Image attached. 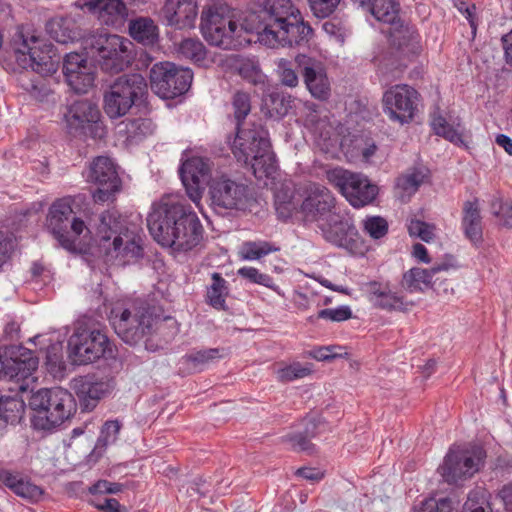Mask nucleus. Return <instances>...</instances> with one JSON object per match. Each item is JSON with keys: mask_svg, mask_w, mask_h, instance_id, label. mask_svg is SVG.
Wrapping results in <instances>:
<instances>
[{"mask_svg": "<svg viewBox=\"0 0 512 512\" xmlns=\"http://www.w3.org/2000/svg\"><path fill=\"white\" fill-rule=\"evenodd\" d=\"M485 453L480 447L453 448L438 468L443 480L448 484H458L470 479L483 465Z\"/></svg>", "mask_w": 512, "mask_h": 512, "instance_id": "obj_13", "label": "nucleus"}, {"mask_svg": "<svg viewBox=\"0 0 512 512\" xmlns=\"http://www.w3.org/2000/svg\"><path fill=\"white\" fill-rule=\"evenodd\" d=\"M147 226L158 244L179 253L192 250L202 238L199 219L179 195H166L155 202Z\"/></svg>", "mask_w": 512, "mask_h": 512, "instance_id": "obj_2", "label": "nucleus"}, {"mask_svg": "<svg viewBox=\"0 0 512 512\" xmlns=\"http://www.w3.org/2000/svg\"><path fill=\"white\" fill-rule=\"evenodd\" d=\"M315 225L320 230L325 240L338 247L346 248L352 253H357L353 250L355 240H353V243H350L349 239V235L353 230V225L351 224L350 219L343 214L337 206L320 218ZM358 253L363 254L362 251H359Z\"/></svg>", "mask_w": 512, "mask_h": 512, "instance_id": "obj_17", "label": "nucleus"}, {"mask_svg": "<svg viewBox=\"0 0 512 512\" xmlns=\"http://www.w3.org/2000/svg\"><path fill=\"white\" fill-rule=\"evenodd\" d=\"M408 231L411 236H417L426 242H429L435 236V227L420 220H411Z\"/></svg>", "mask_w": 512, "mask_h": 512, "instance_id": "obj_53", "label": "nucleus"}, {"mask_svg": "<svg viewBox=\"0 0 512 512\" xmlns=\"http://www.w3.org/2000/svg\"><path fill=\"white\" fill-rule=\"evenodd\" d=\"M168 24L178 29L193 28L198 15L193 0H167L163 8Z\"/></svg>", "mask_w": 512, "mask_h": 512, "instance_id": "obj_24", "label": "nucleus"}, {"mask_svg": "<svg viewBox=\"0 0 512 512\" xmlns=\"http://www.w3.org/2000/svg\"><path fill=\"white\" fill-rule=\"evenodd\" d=\"M179 56L190 59L194 62H201L206 57V49L203 43L194 38H187L178 45Z\"/></svg>", "mask_w": 512, "mask_h": 512, "instance_id": "obj_41", "label": "nucleus"}, {"mask_svg": "<svg viewBox=\"0 0 512 512\" xmlns=\"http://www.w3.org/2000/svg\"><path fill=\"white\" fill-rule=\"evenodd\" d=\"M73 389L86 408H93L95 403L113 389L109 379L84 376L74 380Z\"/></svg>", "mask_w": 512, "mask_h": 512, "instance_id": "obj_25", "label": "nucleus"}, {"mask_svg": "<svg viewBox=\"0 0 512 512\" xmlns=\"http://www.w3.org/2000/svg\"><path fill=\"white\" fill-rule=\"evenodd\" d=\"M147 84L140 74H127L117 78L103 98V109L111 119L125 116L136 100L143 97Z\"/></svg>", "mask_w": 512, "mask_h": 512, "instance_id": "obj_8", "label": "nucleus"}, {"mask_svg": "<svg viewBox=\"0 0 512 512\" xmlns=\"http://www.w3.org/2000/svg\"><path fill=\"white\" fill-rule=\"evenodd\" d=\"M279 251L278 246L267 241H248L240 245L238 254L239 256H265Z\"/></svg>", "mask_w": 512, "mask_h": 512, "instance_id": "obj_42", "label": "nucleus"}, {"mask_svg": "<svg viewBox=\"0 0 512 512\" xmlns=\"http://www.w3.org/2000/svg\"><path fill=\"white\" fill-rule=\"evenodd\" d=\"M13 51L17 64L23 69L30 68L44 76L52 75L58 69L59 57L53 46L35 36L27 38L22 33L16 34Z\"/></svg>", "mask_w": 512, "mask_h": 512, "instance_id": "obj_7", "label": "nucleus"}, {"mask_svg": "<svg viewBox=\"0 0 512 512\" xmlns=\"http://www.w3.org/2000/svg\"><path fill=\"white\" fill-rule=\"evenodd\" d=\"M277 67V72L283 85L288 87H296L298 85V76L288 60L280 59Z\"/></svg>", "mask_w": 512, "mask_h": 512, "instance_id": "obj_54", "label": "nucleus"}, {"mask_svg": "<svg viewBox=\"0 0 512 512\" xmlns=\"http://www.w3.org/2000/svg\"><path fill=\"white\" fill-rule=\"evenodd\" d=\"M317 424L312 419L305 420V429L303 432L288 434L284 437V441L294 450L298 452L311 453L314 445L310 439L316 435Z\"/></svg>", "mask_w": 512, "mask_h": 512, "instance_id": "obj_33", "label": "nucleus"}, {"mask_svg": "<svg viewBox=\"0 0 512 512\" xmlns=\"http://www.w3.org/2000/svg\"><path fill=\"white\" fill-rule=\"evenodd\" d=\"M47 31L55 41L68 44L82 39L83 30L72 17H56L47 24Z\"/></svg>", "mask_w": 512, "mask_h": 512, "instance_id": "obj_28", "label": "nucleus"}, {"mask_svg": "<svg viewBox=\"0 0 512 512\" xmlns=\"http://www.w3.org/2000/svg\"><path fill=\"white\" fill-rule=\"evenodd\" d=\"M89 177L98 185L112 184L113 187H121L116 166L109 157L95 158L90 166Z\"/></svg>", "mask_w": 512, "mask_h": 512, "instance_id": "obj_30", "label": "nucleus"}, {"mask_svg": "<svg viewBox=\"0 0 512 512\" xmlns=\"http://www.w3.org/2000/svg\"><path fill=\"white\" fill-rule=\"evenodd\" d=\"M232 106L234 109V116L238 122V125H240V121L243 120L251 110L249 95L242 91L236 92L233 96Z\"/></svg>", "mask_w": 512, "mask_h": 512, "instance_id": "obj_50", "label": "nucleus"}, {"mask_svg": "<svg viewBox=\"0 0 512 512\" xmlns=\"http://www.w3.org/2000/svg\"><path fill=\"white\" fill-rule=\"evenodd\" d=\"M232 151L238 161L251 163L255 177L262 179L276 171L275 158L270 150L268 132L261 125L249 128L237 127Z\"/></svg>", "mask_w": 512, "mask_h": 512, "instance_id": "obj_5", "label": "nucleus"}, {"mask_svg": "<svg viewBox=\"0 0 512 512\" xmlns=\"http://www.w3.org/2000/svg\"><path fill=\"white\" fill-rule=\"evenodd\" d=\"M326 178L355 208L372 203L378 194V187L365 175L342 167L327 170Z\"/></svg>", "mask_w": 512, "mask_h": 512, "instance_id": "obj_9", "label": "nucleus"}, {"mask_svg": "<svg viewBox=\"0 0 512 512\" xmlns=\"http://www.w3.org/2000/svg\"><path fill=\"white\" fill-rule=\"evenodd\" d=\"M462 512H490L485 492L480 490L470 492Z\"/></svg>", "mask_w": 512, "mask_h": 512, "instance_id": "obj_46", "label": "nucleus"}, {"mask_svg": "<svg viewBox=\"0 0 512 512\" xmlns=\"http://www.w3.org/2000/svg\"><path fill=\"white\" fill-rule=\"evenodd\" d=\"M363 231L373 239L384 237L388 232V222L381 216H367L362 220Z\"/></svg>", "mask_w": 512, "mask_h": 512, "instance_id": "obj_44", "label": "nucleus"}, {"mask_svg": "<svg viewBox=\"0 0 512 512\" xmlns=\"http://www.w3.org/2000/svg\"><path fill=\"white\" fill-rule=\"evenodd\" d=\"M85 6L106 25H113L127 16V9L122 0H89Z\"/></svg>", "mask_w": 512, "mask_h": 512, "instance_id": "obj_27", "label": "nucleus"}, {"mask_svg": "<svg viewBox=\"0 0 512 512\" xmlns=\"http://www.w3.org/2000/svg\"><path fill=\"white\" fill-rule=\"evenodd\" d=\"M335 206L336 199L328 188L310 184L301 205V212L306 222L315 224Z\"/></svg>", "mask_w": 512, "mask_h": 512, "instance_id": "obj_21", "label": "nucleus"}, {"mask_svg": "<svg viewBox=\"0 0 512 512\" xmlns=\"http://www.w3.org/2000/svg\"><path fill=\"white\" fill-rule=\"evenodd\" d=\"M121 187H113L112 184L99 185V188L92 194L95 203L112 201Z\"/></svg>", "mask_w": 512, "mask_h": 512, "instance_id": "obj_59", "label": "nucleus"}, {"mask_svg": "<svg viewBox=\"0 0 512 512\" xmlns=\"http://www.w3.org/2000/svg\"><path fill=\"white\" fill-rule=\"evenodd\" d=\"M67 82L76 93H86L94 84V74L90 68L82 70L76 75L72 74Z\"/></svg>", "mask_w": 512, "mask_h": 512, "instance_id": "obj_45", "label": "nucleus"}, {"mask_svg": "<svg viewBox=\"0 0 512 512\" xmlns=\"http://www.w3.org/2000/svg\"><path fill=\"white\" fill-rule=\"evenodd\" d=\"M417 91L405 84L395 85L383 95L384 110L391 120L401 124L411 121L417 108Z\"/></svg>", "mask_w": 512, "mask_h": 512, "instance_id": "obj_15", "label": "nucleus"}, {"mask_svg": "<svg viewBox=\"0 0 512 512\" xmlns=\"http://www.w3.org/2000/svg\"><path fill=\"white\" fill-rule=\"evenodd\" d=\"M352 317V311L348 306H340L334 309H323L319 311L318 318L333 322H342Z\"/></svg>", "mask_w": 512, "mask_h": 512, "instance_id": "obj_55", "label": "nucleus"}, {"mask_svg": "<svg viewBox=\"0 0 512 512\" xmlns=\"http://www.w3.org/2000/svg\"><path fill=\"white\" fill-rule=\"evenodd\" d=\"M295 61L311 95L319 100L328 99L331 91L330 82L322 62L304 54L296 56Z\"/></svg>", "mask_w": 512, "mask_h": 512, "instance_id": "obj_20", "label": "nucleus"}, {"mask_svg": "<svg viewBox=\"0 0 512 512\" xmlns=\"http://www.w3.org/2000/svg\"><path fill=\"white\" fill-rule=\"evenodd\" d=\"M16 246L17 242L13 235L0 232V256L14 252Z\"/></svg>", "mask_w": 512, "mask_h": 512, "instance_id": "obj_62", "label": "nucleus"}, {"mask_svg": "<svg viewBox=\"0 0 512 512\" xmlns=\"http://www.w3.org/2000/svg\"><path fill=\"white\" fill-rule=\"evenodd\" d=\"M95 243L100 253L116 256H141L144 240L136 227L129 226L116 212L100 215Z\"/></svg>", "mask_w": 512, "mask_h": 512, "instance_id": "obj_3", "label": "nucleus"}, {"mask_svg": "<svg viewBox=\"0 0 512 512\" xmlns=\"http://www.w3.org/2000/svg\"><path fill=\"white\" fill-rule=\"evenodd\" d=\"M343 349L339 345L322 346L310 351L309 355L317 361H329L347 355L346 352H341Z\"/></svg>", "mask_w": 512, "mask_h": 512, "instance_id": "obj_52", "label": "nucleus"}, {"mask_svg": "<svg viewBox=\"0 0 512 512\" xmlns=\"http://www.w3.org/2000/svg\"><path fill=\"white\" fill-rule=\"evenodd\" d=\"M392 37L394 41H398V45L400 48H403L404 46H408V43L406 40L411 42L412 50L415 51L416 48H418V34L414 31L410 32L408 29L405 31H398L395 33H392Z\"/></svg>", "mask_w": 512, "mask_h": 512, "instance_id": "obj_60", "label": "nucleus"}, {"mask_svg": "<svg viewBox=\"0 0 512 512\" xmlns=\"http://www.w3.org/2000/svg\"><path fill=\"white\" fill-rule=\"evenodd\" d=\"M111 322L117 335L127 344L135 345L150 335L154 330L164 334L169 329V337H174L178 332L177 322L172 317L153 316L150 308L136 307L112 311Z\"/></svg>", "mask_w": 512, "mask_h": 512, "instance_id": "obj_4", "label": "nucleus"}, {"mask_svg": "<svg viewBox=\"0 0 512 512\" xmlns=\"http://www.w3.org/2000/svg\"><path fill=\"white\" fill-rule=\"evenodd\" d=\"M368 9L378 21L393 24L398 18L399 4L396 0H374Z\"/></svg>", "mask_w": 512, "mask_h": 512, "instance_id": "obj_38", "label": "nucleus"}, {"mask_svg": "<svg viewBox=\"0 0 512 512\" xmlns=\"http://www.w3.org/2000/svg\"><path fill=\"white\" fill-rule=\"evenodd\" d=\"M313 372V365L310 363L292 362L279 367L276 371V378L279 382L288 383L308 377Z\"/></svg>", "mask_w": 512, "mask_h": 512, "instance_id": "obj_37", "label": "nucleus"}, {"mask_svg": "<svg viewBox=\"0 0 512 512\" xmlns=\"http://www.w3.org/2000/svg\"><path fill=\"white\" fill-rule=\"evenodd\" d=\"M227 295V282L219 273H213L212 284L207 290L208 303L216 309L223 310L225 309V299Z\"/></svg>", "mask_w": 512, "mask_h": 512, "instance_id": "obj_39", "label": "nucleus"}, {"mask_svg": "<svg viewBox=\"0 0 512 512\" xmlns=\"http://www.w3.org/2000/svg\"><path fill=\"white\" fill-rule=\"evenodd\" d=\"M192 79L190 69L179 68L171 62L156 63L150 70L151 89L163 99H173L188 91Z\"/></svg>", "mask_w": 512, "mask_h": 512, "instance_id": "obj_14", "label": "nucleus"}, {"mask_svg": "<svg viewBox=\"0 0 512 512\" xmlns=\"http://www.w3.org/2000/svg\"><path fill=\"white\" fill-rule=\"evenodd\" d=\"M111 354V343L100 330H90L79 325L68 340V357L76 365L93 363Z\"/></svg>", "mask_w": 512, "mask_h": 512, "instance_id": "obj_11", "label": "nucleus"}, {"mask_svg": "<svg viewBox=\"0 0 512 512\" xmlns=\"http://www.w3.org/2000/svg\"><path fill=\"white\" fill-rule=\"evenodd\" d=\"M431 126L437 135L442 136L451 143L458 146L465 145L463 128L460 123H457L456 126H451L444 117L434 114L431 120Z\"/></svg>", "mask_w": 512, "mask_h": 512, "instance_id": "obj_36", "label": "nucleus"}, {"mask_svg": "<svg viewBox=\"0 0 512 512\" xmlns=\"http://www.w3.org/2000/svg\"><path fill=\"white\" fill-rule=\"evenodd\" d=\"M82 45L87 53L102 60V68L119 72L129 63L130 57L128 48L131 42L118 35L91 34L82 35Z\"/></svg>", "mask_w": 512, "mask_h": 512, "instance_id": "obj_10", "label": "nucleus"}, {"mask_svg": "<svg viewBox=\"0 0 512 512\" xmlns=\"http://www.w3.org/2000/svg\"><path fill=\"white\" fill-rule=\"evenodd\" d=\"M100 117L101 113L98 106L88 100L76 101L65 114V120L70 129L94 128L95 135L102 137L104 129L100 124Z\"/></svg>", "mask_w": 512, "mask_h": 512, "instance_id": "obj_22", "label": "nucleus"}, {"mask_svg": "<svg viewBox=\"0 0 512 512\" xmlns=\"http://www.w3.org/2000/svg\"><path fill=\"white\" fill-rule=\"evenodd\" d=\"M237 70L243 79L247 80L249 83L253 84L256 87H259V89L263 91L265 90L266 76L261 71L259 66L255 64L253 61H240L237 66Z\"/></svg>", "mask_w": 512, "mask_h": 512, "instance_id": "obj_40", "label": "nucleus"}, {"mask_svg": "<svg viewBox=\"0 0 512 512\" xmlns=\"http://www.w3.org/2000/svg\"><path fill=\"white\" fill-rule=\"evenodd\" d=\"M502 43L505 61L512 66V30L502 37Z\"/></svg>", "mask_w": 512, "mask_h": 512, "instance_id": "obj_64", "label": "nucleus"}, {"mask_svg": "<svg viewBox=\"0 0 512 512\" xmlns=\"http://www.w3.org/2000/svg\"><path fill=\"white\" fill-rule=\"evenodd\" d=\"M131 37L143 45H153L158 40L157 26L151 19L139 18L130 23Z\"/></svg>", "mask_w": 512, "mask_h": 512, "instance_id": "obj_35", "label": "nucleus"}, {"mask_svg": "<svg viewBox=\"0 0 512 512\" xmlns=\"http://www.w3.org/2000/svg\"><path fill=\"white\" fill-rule=\"evenodd\" d=\"M29 405L37 412L35 425L41 429L61 425L76 411L72 394L60 387L40 389L31 396Z\"/></svg>", "mask_w": 512, "mask_h": 512, "instance_id": "obj_6", "label": "nucleus"}, {"mask_svg": "<svg viewBox=\"0 0 512 512\" xmlns=\"http://www.w3.org/2000/svg\"><path fill=\"white\" fill-rule=\"evenodd\" d=\"M452 267L454 266L448 262L431 267H413L403 274L401 287L410 293H424L432 289L439 295L449 297L454 294V289L446 283L445 274Z\"/></svg>", "mask_w": 512, "mask_h": 512, "instance_id": "obj_12", "label": "nucleus"}, {"mask_svg": "<svg viewBox=\"0 0 512 512\" xmlns=\"http://www.w3.org/2000/svg\"><path fill=\"white\" fill-rule=\"evenodd\" d=\"M428 170L424 167L411 168L401 174L395 184V194L402 202H408L428 179Z\"/></svg>", "mask_w": 512, "mask_h": 512, "instance_id": "obj_29", "label": "nucleus"}, {"mask_svg": "<svg viewBox=\"0 0 512 512\" xmlns=\"http://www.w3.org/2000/svg\"><path fill=\"white\" fill-rule=\"evenodd\" d=\"M209 195L214 206L225 209H239L247 200V187L225 176L212 178Z\"/></svg>", "mask_w": 512, "mask_h": 512, "instance_id": "obj_19", "label": "nucleus"}, {"mask_svg": "<svg viewBox=\"0 0 512 512\" xmlns=\"http://www.w3.org/2000/svg\"><path fill=\"white\" fill-rule=\"evenodd\" d=\"M293 27L281 29L278 34L265 35V46L270 48H278L285 46L300 45L308 42L312 37L313 29L304 22L301 14L291 23Z\"/></svg>", "mask_w": 512, "mask_h": 512, "instance_id": "obj_23", "label": "nucleus"}, {"mask_svg": "<svg viewBox=\"0 0 512 512\" xmlns=\"http://www.w3.org/2000/svg\"><path fill=\"white\" fill-rule=\"evenodd\" d=\"M311 12L318 18L330 16L338 7L340 0H307Z\"/></svg>", "mask_w": 512, "mask_h": 512, "instance_id": "obj_51", "label": "nucleus"}, {"mask_svg": "<svg viewBox=\"0 0 512 512\" xmlns=\"http://www.w3.org/2000/svg\"><path fill=\"white\" fill-rule=\"evenodd\" d=\"M368 301L376 308L383 310H393L401 308L402 299L392 292L388 283L370 281L362 286Z\"/></svg>", "mask_w": 512, "mask_h": 512, "instance_id": "obj_26", "label": "nucleus"}, {"mask_svg": "<svg viewBox=\"0 0 512 512\" xmlns=\"http://www.w3.org/2000/svg\"><path fill=\"white\" fill-rule=\"evenodd\" d=\"M89 69L85 58L78 53H70L66 56L63 63V71L66 80L70 79V76L76 75L79 71Z\"/></svg>", "mask_w": 512, "mask_h": 512, "instance_id": "obj_49", "label": "nucleus"}, {"mask_svg": "<svg viewBox=\"0 0 512 512\" xmlns=\"http://www.w3.org/2000/svg\"><path fill=\"white\" fill-rule=\"evenodd\" d=\"M492 213L498 218L499 223L512 228V200L495 198L491 203Z\"/></svg>", "mask_w": 512, "mask_h": 512, "instance_id": "obj_43", "label": "nucleus"}, {"mask_svg": "<svg viewBox=\"0 0 512 512\" xmlns=\"http://www.w3.org/2000/svg\"><path fill=\"white\" fill-rule=\"evenodd\" d=\"M73 210L71 199L63 198L55 201L46 218V227L59 244L70 253L81 252L75 240L70 238L68 224Z\"/></svg>", "mask_w": 512, "mask_h": 512, "instance_id": "obj_18", "label": "nucleus"}, {"mask_svg": "<svg viewBox=\"0 0 512 512\" xmlns=\"http://www.w3.org/2000/svg\"><path fill=\"white\" fill-rule=\"evenodd\" d=\"M355 148L359 151L364 160H369V158L375 154L377 149L373 142L363 143L361 139L355 140Z\"/></svg>", "mask_w": 512, "mask_h": 512, "instance_id": "obj_63", "label": "nucleus"}, {"mask_svg": "<svg viewBox=\"0 0 512 512\" xmlns=\"http://www.w3.org/2000/svg\"><path fill=\"white\" fill-rule=\"evenodd\" d=\"M70 227H71L70 238L75 240V243L78 245V247L82 249V251L80 253L85 252V249H83L81 244L77 243V238H79L82 235L86 236V235L90 234V230L86 226L85 222L80 218H73L70 223Z\"/></svg>", "mask_w": 512, "mask_h": 512, "instance_id": "obj_61", "label": "nucleus"}, {"mask_svg": "<svg viewBox=\"0 0 512 512\" xmlns=\"http://www.w3.org/2000/svg\"><path fill=\"white\" fill-rule=\"evenodd\" d=\"M238 274L250 282L271 288L280 294L278 288L274 286L273 279L267 274L260 273L256 268L242 267L238 270Z\"/></svg>", "mask_w": 512, "mask_h": 512, "instance_id": "obj_47", "label": "nucleus"}, {"mask_svg": "<svg viewBox=\"0 0 512 512\" xmlns=\"http://www.w3.org/2000/svg\"><path fill=\"white\" fill-rule=\"evenodd\" d=\"M263 28L258 30L257 16L243 13L226 4L215 3L205 7L201 14L200 29L205 40L223 49H238L252 42L251 34L265 45V35L278 34L301 13L291 0H266L263 5Z\"/></svg>", "mask_w": 512, "mask_h": 512, "instance_id": "obj_1", "label": "nucleus"}, {"mask_svg": "<svg viewBox=\"0 0 512 512\" xmlns=\"http://www.w3.org/2000/svg\"><path fill=\"white\" fill-rule=\"evenodd\" d=\"M220 357L218 349H207L197 351L187 356V360L190 361L195 367H202Z\"/></svg>", "mask_w": 512, "mask_h": 512, "instance_id": "obj_57", "label": "nucleus"}, {"mask_svg": "<svg viewBox=\"0 0 512 512\" xmlns=\"http://www.w3.org/2000/svg\"><path fill=\"white\" fill-rule=\"evenodd\" d=\"M212 172L213 163L208 158L191 157L182 164V182L187 195L196 205H199L202 198L204 185H210Z\"/></svg>", "mask_w": 512, "mask_h": 512, "instance_id": "obj_16", "label": "nucleus"}, {"mask_svg": "<svg viewBox=\"0 0 512 512\" xmlns=\"http://www.w3.org/2000/svg\"><path fill=\"white\" fill-rule=\"evenodd\" d=\"M125 125L130 136L147 135L152 133V123L147 119L132 120L127 123L122 122L120 125Z\"/></svg>", "mask_w": 512, "mask_h": 512, "instance_id": "obj_58", "label": "nucleus"}, {"mask_svg": "<svg viewBox=\"0 0 512 512\" xmlns=\"http://www.w3.org/2000/svg\"><path fill=\"white\" fill-rule=\"evenodd\" d=\"M413 512H458L450 499H429L415 507Z\"/></svg>", "mask_w": 512, "mask_h": 512, "instance_id": "obj_48", "label": "nucleus"}, {"mask_svg": "<svg viewBox=\"0 0 512 512\" xmlns=\"http://www.w3.org/2000/svg\"><path fill=\"white\" fill-rule=\"evenodd\" d=\"M323 31L329 37L330 41L342 46L345 42L346 30L338 23L327 21L322 25Z\"/></svg>", "mask_w": 512, "mask_h": 512, "instance_id": "obj_56", "label": "nucleus"}, {"mask_svg": "<svg viewBox=\"0 0 512 512\" xmlns=\"http://www.w3.org/2000/svg\"><path fill=\"white\" fill-rule=\"evenodd\" d=\"M0 482L24 499L36 501L42 495V490L38 486L32 484L20 475L13 474L6 470L0 471Z\"/></svg>", "mask_w": 512, "mask_h": 512, "instance_id": "obj_31", "label": "nucleus"}, {"mask_svg": "<svg viewBox=\"0 0 512 512\" xmlns=\"http://www.w3.org/2000/svg\"><path fill=\"white\" fill-rule=\"evenodd\" d=\"M462 225L466 237L472 243L477 244L482 240V219L480 208L476 201L465 202Z\"/></svg>", "mask_w": 512, "mask_h": 512, "instance_id": "obj_32", "label": "nucleus"}, {"mask_svg": "<svg viewBox=\"0 0 512 512\" xmlns=\"http://www.w3.org/2000/svg\"><path fill=\"white\" fill-rule=\"evenodd\" d=\"M121 429V425L118 421H107L103 425L100 436L94 446L93 451L88 456L89 462H96L99 457L103 454L109 445L114 444Z\"/></svg>", "mask_w": 512, "mask_h": 512, "instance_id": "obj_34", "label": "nucleus"}]
</instances>
